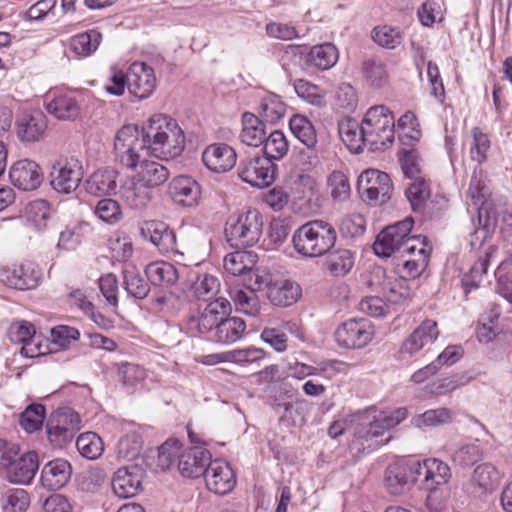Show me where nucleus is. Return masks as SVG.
Masks as SVG:
<instances>
[{"mask_svg":"<svg viewBox=\"0 0 512 512\" xmlns=\"http://www.w3.org/2000/svg\"><path fill=\"white\" fill-rule=\"evenodd\" d=\"M267 296L277 306H290L301 296L300 286L290 280L276 281L268 286Z\"/></svg>","mask_w":512,"mask_h":512,"instance_id":"nucleus-33","label":"nucleus"},{"mask_svg":"<svg viewBox=\"0 0 512 512\" xmlns=\"http://www.w3.org/2000/svg\"><path fill=\"white\" fill-rule=\"evenodd\" d=\"M337 240L334 226L324 220H312L297 228L292 236L293 247L302 256L325 255Z\"/></svg>","mask_w":512,"mask_h":512,"instance_id":"nucleus-3","label":"nucleus"},{"mask_svg":"<svg viewBox=\"0 0 512 512\" xmlns=\"http://www.w3.org/2000/svg\"><path fill=\"white\" fill-rule=\"evenodd\" d=\"M339 133L342 141L353 153H360L363 146H368L364 134L363 123L359 125L356 121H347L340 124Z\"/></svg>","mask_w":512,"mask_h":512,"instance_id":"nucleus-40","label":"nucleus"},{"mask_svg":"<svg viewBox=\"0 0 512 512\" xmlns=\"http://www.w3.org/2000/svg\"><path fill=\"white\" fill-rule=\"evenodd\" d=\"M143 128L124 125L116 134L114 151L116 160L128 169H135L144 160L142 152L150 153Z\"/></svg>","mask_w":512,"mask_h":512,"instance_id":"nucleus-7","label":"nucleus"},{"mask_svg":"<svg viewBox=\"0 0 512 512\" xmlns=\"http://www.w3.org/2000/svg\"><path fill=\"white\" fill-rule=\"evenodd\" d=\"M232 298L243 313L256 316L260 311V300L256 293L244 289H235L231 292Z\"/></svg>","mask_w":512,"mask_h":512,"instance_id":"nucleus-57","label":"nucleus"},{"mask_svg":"<svg viewBox=\"0 0 512 512\" xmlns=\"http://www.w3.org/2000/svg\"><path fill=\"white\" fill-rule=\"evenodd\" d=\"M372 38L381 47L395 49L403 41V31L389 25L378 26L373 29Z\"/></svg>","mask_w":512,"mask_h":512,"instance_id":"nucleus-51","label":"nucleus"},{"mask_svg":"<svg viewBox=\"0 0 512 512\" xmlns=\"http://www.w3.org/2000/svg\"><path fill=\"white\" fill-rule=\"evenodd\" d=\"M256 255L250 251L240 250L229 253L224 258L225 270L233 275L247 274L255 264Z\"/></svg>","mask_w":512,"mask_h":512,"instance_id":"nucleus-42","label":"nucleus"},{"mask_svg":"<svg viewBox=\"0 0 512 512\" xmlns=\"http://www.w3.org/2000/svg\"><path fill=\"white\" fill-rule=\"evenodd\" d=\"M366 142L371 151L384 150L394 141L395 119L384 105L369 108L362 120Z\"/></svg>","mask_w":512,"mask_h":512,"instance_id":"nucleus-5","label":"nucleus"},{"mask_svg":"<svg viewBox=\"0 0 512 512\" xmlns=\"http://www.w3.org/2000/svg\"><path fill=\"white\" fill-rule=\"evenodd\" d=\"M39 276V270L32 263H23L7 275L6 281L15 289L28 290L38 285Z\"/></svg>","mask_w":512,"mask_h":512,"instance_id":"nucleus-37","label":"nucleus"},{"mask_svg":"<svg viewBox=\"0 0 512 512\" xmlns=\"http://www.w3.org/2000/svg\"><path fill=\"white\" fill-rule=\"evenodd\" d=\"M123 278L124 288L130 296L143 299L148 295L150 291L148 282L134 269H125Z\"/></svg>","mask_w":512,"mask_h":512,"instance_id":"nucleus-54","label":"nucleus"},{"mask_svg":"<svg viewBox=\"0 0 512 512\" xmlns=\"http://www.w3.org/2000/svg\"><path fill=\"white\" fill-rule=\"evenodd\" d=\"M76 447L79 453L88 460H96L104 451L102 439L94 432L81 434L77 438Z\"/></svg>","mask_w":512,"mask_h":512,"instance_id":"nucleus-47","label":"nucleus"},{"mask_svg":"<svg viewBox=\"0 0 512 512\" xmlns=\"http://www.w3.org/2000/svg\"><path fill=\"white\" fill-rule=\"evenodd\" d=\"M263 232V217L256 209L241 212L226 223L225 235L232 247L246 248L256 244Z\"/></svg>","mask_w":512,"mask_h":512,"instance_id":"nucleus-6","label":"nucleus"},{"mask_svg":"<svg viewBox=\"0 0 512 512\" xmlns=\"http://www.w3.org/2000/svg\"><path fill=\"white\" fill-rule=\"evenodd\" d=\"M144 471L138 465L119 468L113 475V493L120 499L136 496L142 490Z\"/></svg>","mask_w":512,"mask_h":512,"instance_id":"nucleus-17","label":"nucleus"},{"mask_svg":"<svg viewBox=\"0 0 512 512\" xmlns=\"http://www.w3.org/2000/svg\"><path fill=\"white\" fill-rule=\"evenodd\" d=\"M129 92L139 99L148 98L156 88L154 70L142 62H134L127 72Z\"/></svg>","mask_w":512,"mask_h":512,"instance_id":"nucleus-18","label":"nucleus"},{"mask_svg":"<svg viewBox=\"0 0 512 512\" xmlns=\"http://www.w3.org/2000/svg\"><path fill=\"white\" fill-rule=\"evenodd\" d=\"M407 417L406 408L393 411H378L370 407L354 415V434L350 444L351 450L358 453H369L383 443L378 438L386 431L400 424Z\"/></svg>","mask_w":512,"mask_h":512,"instance_id":"nucleus-1","label":"nucleus"},{"mask_svg":"<svg viewBox=\"0 0 512 512\" xmlns=\"http://www.w3.org/2000/svg\"><path fill=\"white\" fill-rule=\"evenodd\" d=\"M49 176L55 191L70 194L79 187L83 179L82 161L76 156H59L53 162Z\"/></svg>","mask_w":512,"mask_h":512,"instance_id":"nucleus-8","label":"nucleus"},{"mask_svg":"<svg viewBox=\"0 0 512 512\" xmlns=\"http://www.w3.org/2000/svg\"><path fill=\"white\" fill-rule=\"evenodd\" d=\"M118 172L111 168L97 170L86 181V191L95 196L109 195L116 190Z\"/></svg>","mask_w":512,"mask_h":512,"instance_id":"nucleus-34","label":"nucleus"},{"mask_svg":"<svg viewBox=\"0 0 512 512\" xmlns=\"http://www.w3.org/2000/svg\"><path fill=\"white\" fill-rule=\"evenodd\" d=\"M38 469V454L35 451H28L15 458L3 478L13 484L29 485L33 481Z\"/></svg>","mask_w":512,"mask_h":512,"instance_id":"nucleus-24","label":"nucleus"},{"mask_svg":"<svg viewBox=\"0 0 512 512\" xmlns=\"http://www.w3.org/2000/svg\"><path fill=\"white\" fill-rule=\"evenodd\" d=\"M284 57L302 60V66L308 72L324 71L332 68L338 61V50L331 43L313 46L304 52L299 46H288Z\"/></svg>","mask_w":512,"mask_h":512,"instance_id":"nucleus-11","label":"nucleus"},{"mask_svg":"<svg viewBox=\"0 0 512 512\" xmlns=\"http://www.w3.org/2000/svg\"><path fill=\"white\" fill-rule=\"evenodd\" d=\"M326 254V267L334 276H345L354 265V256L348 249H330Z\"/></svg>","mask_w":512,"mask_h":512,"instance_id":"nucleus-41","label":"nucleus"},{"mask_svg":"<svg viewBox=\"0 0 512 512\" xmlns=\"http://www.w3.org/2000/svg\"><path fill=\"white\" fill-rule=\"evenodd\" d=\"M373 334V328L368 320L349 319L337 328L335 339L339 346L360 349L371 341Z\"/></svg>","mask_w":512,"mask_h":512,"instance_id":"nucleus-14","label":"nucleus"},{"mask_svg":"<svg viewBox=\"0 0 512 512\" xmlns=\"http://www.w3.org/2000/svg\"><path fill=\"white\" fill-rule=\"evenodd\" d=\"M139 234L157 247L162 254L172 252L176 248V235L163 221L150 220L141 223Z\"/></svg>","mask_w":512,"mask_h":512,"instance_id":"nucleus-19","label":"nucleus"},{"mask_svg":"<svg viewBox=\"0 0 512 512\" xmlns=\"http://www.w3.org/2000/svg\"><path fill=\"white\" fill-rule=\"evenodd\" d=\"M45 407L42 404H31L20 414V425L29 432H35L43 424Z\"/></svg>","mask_w":512,"mask_h":512,"instance_id":"nucleus-56","label":"nucleus"},{"mask_svg":"<svg viewBox=\"0 0 512 512\" xmlns=\"http://www.w3.org/2000/svg\"><path fill=\"white\" fill-rule=\"evenodd\" d=\"M169 175V170L161 163L143 160L140 164V170L134 177L153 190L163 185L168 180Z\"/></svg>","mask_w":512,"mask_h":512,"instance_id":"nucleus-36","label":"nucleus"},{"mask_svg":"<svg viewBox=\"0 0 512 512\" xmlns=\"http://www.w3.org/2000/svg\"><path fill=\"white\" fill-rule=\"evenodd\" d=\"M473 143L470 148V157L481 164L487 160V152L490 148V140L478 127L472 129Z\"/></svg>","mask_w":512,"mask_h":512,"instance_id":"nucleus-62","label":"nucleus"},{"mask_svg":"<svg viewBox=\"0 0 512 512\" xmlns=\"http://www.w3.org/2000/svg\"><path fill=\"white\" fill-rule=\"evenodd\" d=\"M482 457L481 449L476 444H467L464 445L457 450L452 455V459L454 463L462 466L468 467L474 465L478 462Z\"/></svg>","mask_w":512,"mask_h":512,"instance_id":"nucleus-63","label":"nucleus"},{"mask_svg":"<svg viewBox=\"0 0 512 512\" xmlns=\"http://www.w3.org/2000/svg\"><path fill=\"white\" fill-rule=\"evenodd\" d=\"M333 200L344 202L350 197L351 188L348 177L341 171H333L327 180Z\"/></svg>","mask_w":512,"mask_h":512,"instance_id":"nucleus-58","label":"nucleus"},{"mask_svg":"<svg viewBox=\"0 0 512 512\" xmlns=\"http://www.w3.org/2000/svg\"><path fill=\"white\" fill-rule=\"evenodd\" d=\"M357 190L365 202L377 206L385 204L391 198L393 184L387 173L367 169L358 177Z\"/></svg>","mask_w":512,"mask_h":512,"instance_id":"nucleus-10","label":"nucleus"},{"mask_svg":"<svg viewBox=\"0 0 512 512\" xmlns=\"http://www.w3.org/2000/svg\"><path fill=\"white\" fill-rule=\"evenodd\" d=\"M438 335L437 322L426 319L403 341L400 352L412 356L432 344Z\"/></svg>","mask_w":512,"mask_h":512,"instance_id":"nucleus-27","label":"nucleus"},{"mask_svg":"<svg viewBox=\"0 0 512 512\" xmlns=\"http://www.w3.org/2000/svg\"><path fill=\"white\" fill-rule=\"evenodd\" d=\"M500 480L501 474L494 465L481 464L474 469L472 475L473 493L477 496L492 493L499 486Z\"/></svg>","mask_w":512,"mask_h":512,"instance_id":"nucleus-31","label":"nucleus"},{"mask_svg":"<svg viewBox=\"0 0 512 512\" xmlns=\"http://www.w3.org/2000/svg\"><path fill=\"white\" fill-rule=\"evenodd\" d=\"M286 112V105L275 94H269L265 96L261 103L259 113L261 117L270 123H276L281 120Z\"/></svg>","mask_w":512,"mask_h":512,"instance_id":"nucleus-49","label":"nucleus"},{"mask_svg":"<svg viewBox=\"0 0 512 512\" xmlns=\"http://www.w3.org/2000/svg\"><path fill=\"white\" fill-rule=\"evenodd\" d=\"M493 251L494 249L490 247L489 250L485 252L484 256L479 257L478 261L471 267L469 273L464 276L463 283L466 287L477 288L479 286L483 275L487 272L490 256Z\"/></svg>","mask_w":512,"mask_h":512,"instance_id":"nucleus-61","label":"nucleus"},{"mask_svg":"<svg viewBox=\"0 0 512 512\" xmlns=\"http://www.w3.org/2000/svg\"><path fill=\"white\" fill-rule=\"evenodd\" d=\"M45 108L50 115L60 121H73L81 113L80 103L70 94L48 96Z\"/></svg>","mask_w":512,"mask_h":512,"instance_id":"nucleus-30","label":"nucleus"},{"mask_svg":"<svg viewBox=\"0 0 512 512\" xmlns=\"http://www.w3.org/2000/svg\"><path fill=\"white\" fill-rule=\"evenodd\" d=\"M291 132L308 148L317 143V136L312 123L302 115H293L289 121Z\"/></svg>","mask_w":512,"mask_h":512,"instance_id":"nucleus-45","label":"nucleus"},{"mask_svg":"<svg viewBox=\"0 0 512 512\" xmlns=\"http://www.w3.org/2000/svg\"><path fill=\"white\" fill-rule=\"evenodd\" d=\"M363 73L367 81L374 87L380 88L388 82L386 66L381 61L368 59L363 63Z\"/></svg>","mask_w":512,"mask_h":512,"instance_id":"nucleus-59","label":"nucleus"},{"mask_svg":"<svg viewBox=\"0 0 512 512\" xmlns=\"http://www.w3.org/2000/svg\"><path fill=\"white\" fill-rule=\"evenodd\" d=\"M211 461L210 452L201 447H191L179 455L178 469L187 478L205 475Z\"/></svg>","mask_w":512,"mask_h":512,"instance_id":"nucleus-25","label":"nucleus"},{"mask_svg":"<svg viewBox=\"0 0 512 512\" xmlns=\"http://www.w3.org/2000/svg\"><path fill=\"white\" fill-rule=\"evenodd\" d=\"M414 221L407 217L384 228L377 236L373 244L376 255L390 257L393 254L404 256L414 254L417 244L423 241L420 236H410Z\"/></svg>","mask_w":512,"mask_h":512,"instance_id":"nucleus-4","label":"nucleus"},{"mask_svg":"<svg viewBox=\"0 0 512 512\" xmlns=\"http://www.w3.org/2000/svg\"><path fill=\"white\" fill-rule=\"evenodd\" d=\"M294 90L300 98L314 106L320 107L325 103L323 90L304 79L295 80Z\"/></svg>","mask_w":512,"mask_h":512,"instance_id":"nucleus-60","label":"nucleus"},{"mask_svg":"<svg viewBox=\"0 0 512 512\" xmlns=\"http://www.w3.org/2000/svg\"><path fill=\"white\" fill-rule=\"evenodd\" d=\"M276 165L269 157L254 156L240 161L237 173L242 181L253 187L264 188L275 179Z\"/></svg>","mask_w":512,"mask_h":512,"instance_id":"nucleus-12","label":"nucleus"},{"mask_svg":"<svg viewBox=\"0 0 512 512\" xmlns=\"http://www.w3.org/2000/svg\"><path fill=\"white\" fill-rule=\"evenodd\" d=\"M204 477L207 488L215 494H227L236 485L234 471L221 460H211Z\"/></svg>","mask_w":512,"mask_h":512,"instance_id":"nucleus-21","label":"nucleus"},{"mask_svg":"<svg viewBox=\"0 0 512 512\" xmlns=\"http://www.w3.org/2000/svg\"><path fill=\"white\" fill-rule=\"evenodd\" d=\"M47 129V118L39 110L24 111L16 121V132L22 142L40 141Z\"/></svg>","mask_w":512,"mask_h":512,"instance_id":"nucleus-22","label":"nucleus"},{"mask_svg":"<svg viewBox=\"0 0 512 512\" xmlns=\"http://www.w3.org/2000/svg\"><path fill=\"white\" fill-rule=\"evenodd\" d=\"M453 412L445 407L427 410L424 413L415 416L412 422L415 426L422 427H435L443 424H448L452 421Z\"/></svg>","mask_w":512,"mask_h":512,"instance_id":"nucleus-48","label":"nucleus"},{"mask_svg":"<svg viewBox=\"0 0 512 512\" xmlns=\"http://www.w3.org/2000/svg\"><path fill=\"white\" fill-rule=\"evenodd\" d=\"M122 200L134 210H143L147 208L152 200V189L146 186L136 177L128 178L120 187Z\"/></svg>","mask_w":512,"mask_h":512,"instance_id":"nucleus-29","label":"nucleus"},{"mask_svg":"<svg viewBox=\"0 0 512 512\" xmlns=\"http://www.w3.org/2000/svg\"><path fill=\"white\" fill-rule=\"evenodd\" d=\"M241 141L248 146L257 147L263 144L266 132L264 123L252 113L242 115Z\"/></svg>","mask_w":512,"mask_h":512,"instance_id":"nucleus-38","label":"nucleus"},{"mask_svg":"<svg viewBox=\"0 0 512 512\" xmlns=\"http://www.w3.org/2000/svg\"><path fill=\"white\" fill-rule=\"evenodd\" d=\"M151 155L164 159H174L182 154L186 144L184 131L178 122L165 114L152 116L143 127Z\"/></svg>","mask_w":512,"mask_h":512,"instance_id":"nucleus-2","label":"nucleus"},{"mask_svg":"<svg viewBox=\"0 0 512 512\" xmlns=\"http://www.w3.org/2000/svg\"><path fill=\"white\" fill-rule=\"evenodd\" d=\"M179 442L177 440H168L158 449L157 467L161 471L169 469L174 463L176 457L179 458Z\"/></svg>","mask_w":512,"mask_h":512,"instance_id":"nucleus-64","label":"nucleus"},{"mask_svg":"<svg viewBox=\"0 0 512 512\" xmlns=\"http://www.w3.org/2000/svg\"><path fill=\"white\" fill-rule=\"evenodd\" d=\"M35 335L34 326L27 321L15 322L10 326L9 338L12 342L22 343L24 346L21 348V354L24 357L32 358L35 355L41 354L40 351H35L31 348V343Z\"/></svg>","mask_w":512,"mask_h":512,"instance_id":"nucleus-39","label":"nucleus"},{"mask_svg":"<svg viewBox=\"0 0 512 512\" xmlns=\"http://www.w3.org/2000/svg\"><path fill=\"white\" fill-rule=\"evenodd\" d=\"M415 460H399L391 463L385 470V486L392 495H400L417 482Z\"/></svg>","mask_w":512,"mask_h":512,"instance_id":"nucleus-16","label":"nucleus"},{"mask_svg":"<svg viewBox=\"0 0 512 512\" xmlns=\"http://www.w3.org/2000/svg\"><path fill=\"white\" fill-rule=\"evenodd\" d=\"M101 34L96 30H90L73 36L70 39V48L78 56H88L99 46Z\"/></svg>","mask_w":512,"mask_h":512,"instance_id":"nucleus-46","label":"nucleus"},{"mask_svg":"<svg viewBox=\"0 0 512 512\" xmlns=\"http://www.w3.org/2000/svg\"><path fill=\"white\" fill-rule=\"evenodd\" d=\"M95 215L107 224H115L122 219V210L120 204L111 198H104L97 202Z\"/></svg>","mask_w":512,"mask_h":512,"instance_id":"nucleus-55","label":"nucleus"},{"mask_svg":"<svg viewBox=\"0 0 512 512\" xmlns=\"http://www.w3.org/2000/svg\"><path fill=\"white\" fill-rule=\"evenodd\" d=\"M263 143L264 157H269L271 161L283 158L288 152V141L282 131H272Z\"/></svg>","mask_w":512,"mask_h":512,"instance_id":"nucleus-52","label":"nucleus"},{"mask_svg":"<svg viewBox=\"0 0 512 512\" xmlns=\"http://www.w3.org/2000/svg\"><path fill=\"white\" fill-rule=\"evenodd\" d=\"M12 184L20 190L32 191L40 186L43 173L40 166L33 160L21 159L16 161L9 170Z\"/></svg>","mask_w":512,"mask_h":512,"instance_id":"nucleus-20","label":"nucleus"},{"mask_svg":"<svg viewBox=\"0 0 512 512\" xmlns=\"http://www.w3.org/2000/svg\"><path fill=\"white\" fill-rule=\"evenodd\" d=\"M81 419L77 412L63 407L53 412L47 423L46 432L49 442L58 448L70 443L80 430Z\"/></svg>","mask_w":512,"mask_h":512,"instance_id":"nucleus-9","label":"nucleus"},{"mask_svg":"<svg viewBox=\"0 0 512 512\" xmlns=\"http://www.w3.org/2000/svg\"><path fill=\"white\" fill-rule=\"evenodd\" d=\"M421 161V157L415 149H402L399 152V163L402 172L410 180L426 176L422 171Z\"/></svg>","mask_w":512,"mask_h":512,"instance_id":"nucleus-50","label":"nucleus"},{"mask_svg":"<svg viewBox=\"0 0 512 512\" xmlns=\"http://www.w3.org/2000/svg\"><path fill=\"white\" fill-rule=\"evenodd\" d=\"M246 323L239 317L224 316L210 339L221 344H232L242 338Z\"/></svg>","mask_w":512,"mask_h":512,"instance_id":"nucleus-35","label":"nucleus"},{"mask_svg":"<svg viewBox=\"0 0 512 512\" xmlns=\"http://www.w3.org/2000/svg\"><path fill=\"white\" fill-rule=\"evenodd\" d=\"M190 289L193 295L199 300H209L219 291V280L208 273L197 274L195 277L191 275Z\"/></svg>","mask_w":512,"mask_h":512,"instance_id":"nucleus-44","label":"nucleus"},{"mask_svg":"<svg viewBox=\"0 0 512 512\" xmlns=\"http://www.w3.org/2000/svg\"><path fill=\"white\" fill-rule=\"evenodd\" d=\"M30 505V496L22 488H12L3 495L4 512H25Z\"/></svg>","mask_w":512,"mask_h":512,"instance_id":"nucleus-53","label":"nucleus"},{"mask_svg":"<svg viewBox=\"0 0 512 512\" xmlns=\"http://www.w3.org/2000/svg\"><path fill=\"white\" fill-rule=\"evenodd\" d=\"M72 475V466L65 459H54L46 463L41 470V484L47 490L64 487Z\"/></svg>","mask_w":512,"mask_h":512,"instance_id":"nucleus-28","label":"nucleus"},{"mask_svg":"<svg viewBox=\"0 0 512 512\" xmlns=\"http://www.w3.org/2000/svg\"><path fill=\"white\" fill-rule=\"evenodd\" d=\"M145 274L153 286L169 288L177 283L180 273L177 268L166 261H156L148 264Z\"/></svg>","mask_w":512,"mask_h":512,"instance_id":"nucleus-32","label":"nucleus"},{"mask_svg":"<svg viewBox=\"0 0 512 512\" xmlns=\"http://www.w3.org/2000/svg\"><path fill=\"white\" fill-rule=\"evenodd\" d=\"M168 192L173 202L182 207H195L201 198L200 184L186 175L173 178L169 183Z\"/></svg>","mask_w":512,"mask_h":512,"instance_id":"nucleus-23","label":"nucleus"},{"mask_svg":"<svg viewBox=\"0 0 512 512\" xmlns=\"http://www.w3.org/2000/svg\"><path fill=\"white\" fill-rule=\"evenodd\" d=\"M202 160L209 170L222 173L235 166L237 154L231 146L225 143H214L205 148Z\"/></svg>","mask_w":512,"mask_h":512,"instance_id":"nucleus-26","label":"nucleus"},{"mask_svg":"<svg viewBox=\"0 0 512 512\" xmlns=\"http://www.w3.org/2000/svg\"><path fill=\"white\" fill-rule=\"evenodd\" d=\"M414 467H416L417 482L422 477L421 487L428 492H437L451 478L448 464L436 458L425 459L423 462L415 460Z\"/></svg>","mask_w":512,"mask_h":512,"instance_id":"nucleus-15","label":"nucleus"},{"mask_svg":"<svg viewBox=\"0 0 512 512\" xmlns=\"http://www.w3.org/2000/svg\"><path fill=\"white\" fill-rule=\"evenodd\" d=\"M230 311V302L226 298L219 297L209 302L199 315L189 318L188 329L191 332L214 336L215 330L219 326L222 318L227 316Z\"/></svg>","mask_w":512,"mask_h":512,"instance_id":"nucleus-13","label":"nucleus"},{"mask_svg":"<svg viewBox=\"0 0 512 512\" xmlns=\"http://www.w3.org/2000/svg\"><path fill=\"white\" fill-rule=\"evenodd\" d=\"M406 197L413 211H420L430 198L431 189L426 176L411 179L407 189Z\"/></svg>","mask_w":512,"mask_h":512,"instance_id":"nucleus-43","label":"nucleus"}]
</instances>
